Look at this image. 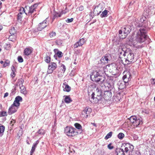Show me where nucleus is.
Here are the masks:
<instances>
[{
    "mask_svg": "<svg viewBox=\"0 0 155 155\" xmlns=\"http://www.w3.org/2000/svg\"><path fill=\"white\" fill-rule=\"evenodd\" d=\"M139 27H141L139 29V31L137 32L135 38V41L137 42H134V45H136L137 44H140L144 42L148 38L147 35V30L145 27H143L140 24L138 25Z\"/></svg>",
    "mask_w": 155,
    "mask_h": 155,
    "instance_id": "f257e3e1",
    "label": "nucleus"
},
{
    "mask_svg": "<svg viewBox=\"0 0 155 155\" xmlns=\"http://www.w3.org/2000/svg\"><path fill=\"white\" fill-rule=\"evenodd\" d=\"M102 70H103L102 71H95L92 72L90 75V78L93 81L98 82L99 84H103L105 82V77L101 75L104 72L103 68H102Z\"/></svg>",
    "mask_w": 155,
    "mask_h": 155,
    "instance_id": "f03ea898",
    "label": "nucleus"
},
{
    "mask_svg": "<svg viewBox=\"0 0 155 155\" xmlns=\"http://www.w3.org/2000/svg\"><path fill=\"white\" fill-rule=\"evenodd\" d=\"M127 52L126 54L127 55V58L125 60V63H124L123 61L121 60V62L125 65H127L130 64L132 62H134L135 61L134 58V55L132 51L130 50L127 49Z\"/></svg>",
    "mask_w": 155,
    "mask_h": 155,
    "instance_id": "7ed1b4c3",
    "label": "nucleus"
},
{
    "mask_svg": "<svg viewBox=\"0 0 155 155\" xmlns=\"http://www.w3.org/2000/svg\"><path fill=\"white\" fill-rule=\"evenodd\" d=\"M65 133L68 136L72 137L78 134L76 129L75 128L69 127H66L64 129Z\"/></svg>",
    "mask_w": 155,
    "mask_h": 155,
    "instance_id": "20e7f679",
    "label": "nucleus"
},
{
    "mask_svg": "<svg viewBox=\"0 0 155 155\" xmlns=\"http://www.w3.org/2000/svg\"><path fill=\"white\" fill-rule=\"evenodd\" d=\"M121 148L123 150L125 153H128L130 154V153H132L134 149L133 145L129 143L125 144L124 145L121 146Z\"/></svg>",
    "mask_w": 155,
    "mask_h": 155,
    "instance_id": "39448f33",
    "label": "nucleus"
},
{
    "mask_svg": "<svg viewBox=\"0 0 155 155\" xmlns=\"http://www.w3.org/2000/svg\"><path fill=\"white\" fill-rule=\"evenodd\" d=\"M94 93L93 92L91 95V98L90 99V101L91 102H94L95 103H100L102 101L103 99L102 96H95L94 97Z\"/></svg>",
    "mask_w": 155,
    "mask_h": 155,
    "instance_id": "423d86ee",
    "label": "nucleus"
},
{
    "mask_svg": "<svg viewBox=\"0 0 155 155\" xmlns=\"http://www.w3.org/2000/svg\"><path fill=\"white\" fill-rule=\"evenodd\" d=\"M132 29L130 25H127L124 28H122V30L124 32V36L123 37H120L122 39L124 38L130 32Z\"/></svg>",
    "mask_w": 155,
    "mask_h": 155,
    "instance_id": "0eeeda50",
    "label": "nucleus"
},
{
    "mask_svg": "<svg viewBox=\"0 0 155 155\" xmlns=\"http://www.w3.org/2000/svg\"><path fill=\"white\" fill-rule=\"evenodd\" d=\"M49 24V23L47 22L46 20H45L38 24L37 28V30L41 31L47 26Z\"/></svg>",
    "mask_w": 155,
    "mask_h": 155,
    "instance_id": "6e6552de",
    "label": "nucleus"
},
{
    "mask_svg": "<svg viewBox=\"0 0 155 155\" xmlns=\"http://www.w3.org/2000/svg\"><path fill=\"white\" fill-rule=\"evenodd\" d=\"M57 68V65L54 62H51L48 66V70L47 71L48 73L50 74L53 71Z\"/></svg>",
    "mask_w": 155,
    "mask_h": 155,
    "instance_id": "1a4fd4ad",
    "label": "nucleus"
},
{
    "mask_svg": "<svg viewBox=\"0 0 155 155\" xmlns=\"http://www.w3.org/2000/svg\"><path fill=\"white\" fill-rule=\"evenodd\" d=\"M18 107H16L13 104H12L9 108L8 113V114L11 115L15 112L18 109Z\"/></svg>",
    "mask_w": 155,
    "mask_h": 155,
    "instance_id": "9d476101",
    "label": "nucleus"
},
{
    "mask_svg": "<svg viewBox=\"0 0 155 155\" xmlns=\"http://www.w3.org/2000/svg\"><path fill=\"white\" fill-rule=\"evenodd\" d=\"M127 49L125 47L122 46L119 49V52L120 55V56H125L127 52Z\"/></svg>",
    "mask_w": 155,
    "mask_h": 155,
    "instance_id": "9b49d317",
    "label": "nucleus"
},
{
    "mask_svg": "<svg viewBox=\"0 0 155 155\" xmlns=\"http://www.w3.org/2000/svg\"><path fill=\"white\" fill-rule=\"evenodd\" d=\"M22 101V98L21 96H18L15 98V101L13 102V105L16 107H19L20 106V102Z\"/></svg>",
    "mask_w": 155,
    "mask_h": 155,
    "instance_id": "f8f14e48",
    "label": "nucleus"
},
{
    "mask_svg": "<svg viewBox=\"0 0 155 155\" xmlns=\"http://www.w3.org/2000/svg\"><path fill=\"white\" fill-rule=\"evenodd\" d=\"M92 110L89 107H86L82 112V114L84 116L86 117H87L90 115Z\"/></svg>",
    "mask_w": 155,
    "mask_h": 155,
    "instance_id": "ddd939ff",
    "label": "nucleus"
},
{
    "mask_svg": "<svg viewBox=\"0 0 155 155\" xmlns=\"http://www.w3.org/2000/svg\"><path fill=\"white\" fill-rule=\"evenodd\" d=\"M85 41L84 38L81 39L74 45V48H77L79 46H81L85 43Z\"/></svg>",
    "mask_w": 155,
    "mask_h": 155,
    "instance_id": "4468645a",
    "label": "nucleus"
},
{
    "mask_svg": "<svg viewBox=\"0 0 155 155\" xmlns=\"http://www.w3.org/2000/svg\"><path fill=\"white\" fill-rule=\"evenodd\" d=\"M85 41L84 38L81 39L74 45V48H77L79 46H81L85 43Z\"/></svg>",
    "mask_w": 155,
    "mask_h": 155,
    "instance_id": "2eb2a0df",
    "label": "nucleus"
},
{
    "mask_svg": "<svg viewBox=\"0 0 155 155\" xmlns=\"http://www.w3.org/2000/svg\"><path fill=\"white\" fill-rule=\"evenodd\" d=\"M112 96L111 93L109 91H105L104 92L103 97L105 100H107L110 99Z\"/></svg>",
    "mask_w": 155,
    "mask_h": 155,
    "instance_id": "dca6fc26",
    "label": "nucleus"
},
{
    "mask_svg": "<svg viewBox=\"0 0 155 155\" xmlns=\"http://www.w3.org/2000/svg\"><path fill=\"white\" fill-rule=\"evenodd\" d=\"M135 121L133 125L136 127H137L140 125H141L143 123L142 119L141 117L138 118H137Z\"/></svg>",
    "mask_w": 155,
    "mask_h": 155,
    "instance_id": "f3484780",
    "label": "nucleus"
},
{
    "mask_svg": "<svg viewBox=\"0 0 155 155\" xmlns=\"http://www.w3.org/2000/svg\"><path fill=\"white\" fill-rule=\"evenodd\" d=\"M109 60L108 58V56H107L103 57L100 60V62L99 64H101L102 65H105L107 63Z\"/></svg>",
    "mask_w": 155,
    "mask_h": 155,
    "instance_id": "a211bd4d",
    "label": "nucleus"
},
{
    "mask_svg": "<svg viewBox=\"0 0 155 155\" xmlns=\"http://www.w3.org/2000/svg\"><path fill=\"white\" fill-rule=\"evenodd\" d=\"M54 52L55 53V54L54 55V57L56 59H57V57L58 56L59 58H61L63 55V54L61 51L58 50V49H55L54 50Z\"/></svg>",
    "mask_w": 155,
    "mask_h": 155,
    "instance_id": "6ab92c4d",
    "label": "nucleus"
},
{
    "mask_svg": "<svg viewBox=\"0 0 155 155\" xmlns=\"http://www.w3.org/2000/svg\"><path fill=\"white\" fill-rule=\"evenodd\" d=\"M117 85L118 86L119 89H124L127 85L125 84V83L123 81L121 80L120 81L118 82Z\"/></svg>",
    "mask_w": 155,
    "mask_h": 155,
    "instance_id": "aec40b11",
    "label": "nucleus"
},
{
    "mask_svg": "<svg viewBox=\"0 0 155 155\" xmlns=\"http://www.w3.org/2000/svg\"><path fill=\"white\" fill-rule=\"evenodd\" d=\"M24 13L26 14L25 8L23 7H21L20 9V12L18 15V20H20L21 19L22 17V14Z\"/></svg>",
    "mask_w": 155,
    "mask_h": 155,
    "instance_id": "412c9836",
    "label": "nucleus"
},
{
    "mask_svg": "<svg viewBox=\"0 0 155 155\" xmlns=\"http://www.w3.org/2000/svg\"><path fill=\"white\" fill-rule=\"evenodd\" d=\"M32 51L31 48H26L24 51V54L26 56H28L31 54Z\"/></svg>",
    "mask_w": 155,
    "mask_h": 155,
    "instance_id": "4be33fe9",
    "label": "nucleus"
},
{
    "mask_svg": "<svg viewBox=\"0 0 155 155\" xmlns=\"http://www.w3.org/2000/svg\"><path fill=\"white\" fill-rule=\"evenodd\" d=\"M74 126L77 129L79 130V132H78V134L81 133L82 131L81 125L78 123H76L74 124Z\"/></svg>",
    "mask_w": 155,
    "mask_h": 155,
    "instance_id": "5701e85b",
    "label": "nucleus"
},
{
    "mask_svg": "<svg viewBox=\"0 0 155 155\" xmlns=\"http://www.w3.org/2000/svg\"><path fill=\"white\" fill-rule=\"evenodd\" d=\"M45 61L47 63H49L51 61L50 55L49 52L46 53V57L45 58Z\"/></svg>",
    "mask_w": 155,
    "mask_h": 155,
    "instance_id": "b1692460",
    "label": "nucleus"
},
{
    "mask_svg": "<svg viewBox=\"0 0 155 155\" xmlns=\"http://www.w3.org/2000/svg\"><path fill=\"white\" fill-rule=\"evenodd\" d=\"M116 152L117 155H125V153L124 152L122 148H119L117 150Z\"/></svg>",
    "mask_w": 155,
    "mask_h": 155,
    "instance_id": "393cba45",
    "label": "nucleus"
},
{
    "mask_svg": "<svg viewBox=\"0 0 155 155\" xmlns=\"http://www.w3.org/2000/svg\"><path fill=\"white\" fill-rule=\"evenodd\" d=\"M11 70H12V72L11 74V76L12 78H14L15 76V73L16 71V69L14 66L12 65L11 67Z\"/></svg>",
    "mask_w": 155,
    "mask_h": 155,
    "instance_id": "a878e982",
    "label": "nucleus"
},
{
    "mask_svg": "<svg viewBox=\"0 0 155 155\" xmlns=\"http://www.w3.org/2000/svg\"><path fill=\"white\" fill-rule=\"evenodd\" d=\"M36 11L34 5H31L29 8L28 10V14H32Z\"/></svg>",
    "mask_w": 155,
    "mask_h": 155,
    "instance_id": "bb28decb",
    "label": "nucleus"
},
{
    "mask_svg": "<svg viewBox=\"0 0 155 155\" xmlns=\"http://www.w3.org/2000/svg\"><path fill=\"white\" fill-rule=\"evenodd\" d=\"M20 88L21 90V92L24 95H26L27 93V91H26L25 87L23 85L20 86Z\"/></svg>",
    "mask_w": 155,
    "mask_h": 155,
    "instance_id": "cd10ccee",
    "label": "nucleus"
},
{
    "mask_svg": "<svg viewBox=\"0 0 155 155\" xmlns=\"http://www.w3.org/2000/svg\"><path fill=\"white\" fill-rule=\"evenodd\" d=\"M94 93L95 96H102L101 91L98 88H97L95 92Z\"/></svg>",
    "mask_w": 155,
    "mask_h": 155,
    "instance_id": "c85d7f7f",
    "label": "nucleus"
},
{
    "mask_svg": "<svg viewBox=\"0 0 155 155\" xmlns=\"http://www.w3.org/2000/svg\"><path fill=\"white\" fill-rule=\"evenodd\" d=\"M65 97L64 101L66 103H69L72 101V100L69 96H64Z\"/></svg>",
    "mask_w": 155,
    "mask_h": 155,
    "instance_id": "c756f323",
    "label": "nucleus"
},
{
    "mask_svg": "<svg viewBox=\"0 0 155 155\" xmlns=\"http://www.w3.org/2000/svg\"><path fill=\"white\" fill-rule=\"evenodd\" d=\"M24 82V80L22 78L19 79L16 82V85L21 86L23 85L22 84Z\"/></svg>",
    "mask_w": 155,
    "mask_h": 155,
    "instance_id": "7c9ffc66",
    "label": "nucleus"
},
{
    "mask_svg": "<svg viewBox=\"0 0 155 155\" xmlns=\"http://www.w3.org/2000/svg\"><path fill=\"white\" fill-rule=\"evenodd\" d=\"M5 129V127L0 124V135L2 136L3 134Z\"/></svg>",
    "mask_w": 155,
    "mask_h": 155,
    "instance_id": "2f4dec72",
    "label": "nucleus"
},
{
    "mask_svg": "<svg viewBox=\"0 0 155 155\" xmlns=\"http://www.w3.org/2000/svg\"><path fill=\"white\" fill-rule=\"evenodd\" d=\"M130 74L129 72H127L124 75L123 77V78L125 79L127 78L130 80Z\"/></svg>",
    "mask_w": 155,
    "mask_h": 155,
    "instance_id": "473e14b6",
    "label": "nucleus"
},
{
    "mask_svg": "<svg viewBox=\"0 0 155 155\" xmlns=\"http://www.w3.org/2000/svg\"><path fill=\"white\" fill-rule=\"evenodd\" d=\"M108 11L106 10H105L104 11L102 12V14H101L100 16L101 17L103 18L106 17L107 16Z\"/></svg>",
    "mask_w": 155,
    "mask_h": 155,
    "instance_id": "72a5a7b5",
    "label": "nucleus"
},
{
    "mask_svg": "<svg viewBox=\"0 0 155 155\" xmlns=\"http://www.w3.org/2000/svg\"><path fill=\"white\" fill-rule=\"evenodd\" d=\"M137 117L135 116H133L130 117V120L131 123H132L133 124H134V122H135V120H136Z\"/></svg>",
    "mask_w": 155,
    "mask_h": 155,
    "instance_id": "f704fd0d",
    "label": "nucleus"
},
{
    "mask_svg": "<svg viewBox=\"0 0 155 155\" xmlns=\"http://www.w3.org/2000/svg\"><path fill=\"white\" fill-rule=\"evenodd\" d=\"M71 88V87L68 85H66L65 88L64 89V91L69 92L70 91Z\"/></svg>",
    "mask_w": 155,
    "mask_h": 155,
    "instance_id": "c9c22d12",
    "label": "nucleus"
},
{
    "mask_svg": "<svg viewBox=\"0 0 155 155\" xmlns=\"http://www.w3.org/2000/svg\"><path fill=\"white\" fill-rule=\"evenodd\" d=\"M113 134V132H109L105 137L104 139L105 140H107L108 138L111 137Z\"/></svg>",
    "mask_w": 155,
    "mask_h": 155,
    "instance_id": "e433bc0d",
    "label": "nucleus"
},
{
    "mask_svg": "<svg viewBox=\"0 0 155 155\" xmlns=\"http://www.w3.org/2000/svg\"><path fill=\"white\" fill-rule=\"evenodd\" d=\"M9 32L11 35H14L15 32L16 31L15 29V28L14 27H12L11 29L10 30Z\"/></svg>",
    "mask_w": 155,
    "mask_h": 155,
    "instance_id": "4c0bfd02",
    "label": "nucleus"
},
{
    "mask_svg": "<svg viewBox=\"0 0 155 155\" xmlns=\"http://www.w3.org/2000/svg\"><path fill=\"white\" fill-rule=\"evenodd\" d=\"M65 13H66V12H61V13L60 14H59L58 13H55V14L54 15V16L55 17H61L62 15L63 14H65Z\"/></svg>",
    "mask_w": 155,
    "mask_h": 155,
    "instance_id": "58836bf2",
    "label": "nucleus"
},
{
    "mask_svg": "<svg viewBox=\"0 0 155 155\" xmlns=\"http://www.w3.org/2000/svg\"><path fill=\"white\" fill-rule=\"evenodd\" d=\"M124 134L122 133H120L118 135V137L119 139H122L124 137Z\"/></svg>",
    "mask_w": 155,
    "mask_h": 155,
    "instance_id": "ea45409f",
    "label": "nucleus"
},
{
    "mask_svg": "<svg viewBox=\"0 0 155 155\" xmlns=\"http://www.w3.org/2000/svg\"><path fill=\"white\" fill-rule=\"evenodd\" d=\"M7 112L6 111H2L0 113V117H3L5 116H7Z\"/></svg>",
    "mask_w": 155,
    "mask_h": 155,
    "instance_id": "a19ab883",
    "label": "nucleus"
},
{
    "mask_svg": "<svg viewBox=\"0 0 155 155\" xmlns=\"http://www.w3.org/2000/svg\"><path fill=\"white\" fill-rule=\"evenodd\" d=\"M10 64V61L8 60H7L4 62L3 65V67H5L6 66H8Z\"/></svg>",
    "mask_w": 155,
    "mask_h": 155,
    "instance_id": "79ce46f5",
    "label": "nucleus"
},
{
    "mask_svg": "<svg viewBox=\"0 0 155 155\" xmlns=\"http://www.w3.org/2000/svg\"><path fill=\"white\" fill-rule=\"evenodd\" d=\"M56 44L58 45H60L62 43V41L61 40H57L56 41Z\"/></svg>",
    "mask_w": 155,
    "mask_h": 155,
    "instance_id": "37998d69",
    "label": "nucleus"
},
{
    "mask_svg": "<svg viewBox=\"0 0 155 155\" xmlns=\"http://www.w3.org/2000/svg\"><path fill=\"white\" fill-rule=\"evenodd\" d=\"M49 35L51 38L54 37L56 35V33L54 31L51 32L49 33Z\"/></svg>",
    "mask_w": 155,
    "mask_h": 155,
    "instance_id": "c03bdc74",
    "label": "nucleus"
},
{
    "mask_svg": "<svg viewBox=\"0 0 155 155\" xmlns=\"http://www.w3.org/2000/svg\"><path fill=\"white\" fill-rule=\"evenodd\" d=\"M18 62L20 63H21L23 61V58L21 56H19L18 57Z\"/></svg>",
    "mask_w": 155,
    "mask_h": 155,
    "instance_id": "a18cd8bd",
    "label": "nucleus"
},
{
    "mask_svg": "<svg viewBox=\"0 0 155 155\" xmlns=\"http://www.w3.org/2000/svg\"><path fill=\"white\" fill-rule=\"evenodd\" d=\"M130 80V79H129L126 78L124 79V78H123V80H121V81H123L125 83V84L127 85L128 84V81Z\"/></svg>",
    "mask_w": 155,
    "mask_h": 155,
    "instance_id": "49530a36",
    "label": "nucleus"
},
{
    "mask_svg": "<svg viewBox=\"0 0 155 155\" xmlns=\"http://www.w3.org/2000/svg\"><path fill=\"white\" fill-rule=\"evenodd\" d=\"M37 133L39 134H44L43 130L41 129L39 130Z\"/></svg>",
    "mask_w": 155,
    "mask_h": 155,
    "instance_id": "de8ad7c7",
    "label": "nucleus"
},
{
    "mask_svg": "<svg viewBox=\"0 0 155 155\" xmlns=\"http://www.w3.org/2000/svg\"><path fill=\"white\" fill-rule=\"evenodd\" d=\"M15 123V121L13 119H12V120L10 121V124L11 126H12L14 125V124Z\"/></svg>",
    "mask_w": 155,
    "mask_h": 155,
    "instance_id": "09e8293b",
    "label": "nucleus"
},
{
    "mask_svg": "<svg viewBox=\"0 0 155 155\" xmlns=\"http://www.w3.org/2000/svg\"><path fill=\"white\" fill-rule=\"evenodd\" d=\"M107 147L109 149L111 150L113 149L114 147L113 146H111V143H110L108 145Z\"/></svg>",
    "mask_w": 155,
    "mask_h": 155,
    "instance_id": "8fccbe9b",
    "label": "nucleus"
},
{
    "mask_svg": "<svg viewBox=\"0 0 155 155\" xmlns=\"http://www.w3.org/2000/svg\"><path fill=\"white\" fill-rule=\"evenodd\" d=\"M133 155H141V154L138 151H136L133 154Z\"/></svg>",
    "mask_w": 155,
    "mask_h": 155,
    "instance_id": "3c124183",
    "label": "nucleus"
},
{
    "mask_svg": "<svg viewBox=\"0 0 155 155\" xmlns=\"http://www.w3.org/2000/svg\"><path fill=\"white\" fill-rule=\"evenodd\" d=\"M73 20V18H71L70 19L68 18L67 19V20H66V21L67 23H70L72 22Z\"/></svg>",
    "mask_w": 155,
    "mask_h": 155,
    "instance_id": "603ef678",
    "label": "nucleus"
},
{
    "mask_svg": "<svg viewBox=\"0 0 155 155\" xmlns=\"http://www.w3.org/2000/svg\"><path fill=\"white\" fill-rule=\"evenodd\" d=\"M35 148H36L35 147H34L32 146V148H31V152H31L30 153H33L34 152L35 150Z\"/></svg>",
    "mask_w": 155,
    "mask_h": 155,
    "instance_id": "864d4df0",
    "label": "nucleus"
},
{
    "mask_svg": "<svg viewBox=\"0 0 155 155\" xmlns=\"http://www.w3.org/2000/svg\"><path fill=\"white\" fill-rule=\"evenodd\" d=\"M84 9V7L83 6L81 5L79 7V10L80 11H82Z\"/></svg>",
    "mask_w": 155,
    "mask_h": 155,
    "instance_id": "5fc2aeb1",
    "label": "nucleus"
},
{
    "mask_svg": "<svg viewBox=\"0 0 155 155\" xmlns=\"http://www.w3.org/2000/svg\"><path fill=\"white\" fill-rule=\"evenodd\" d=\"M61 67H62L63 68L62 71L64 72L65 71L66 69L65 66L64 64H62L61 65Z\"/></svg>",
    "mask_w": 155,
    "mask_h": 155,
    "instance_id": "6e6d98bb",
    "label": "nucleus"
},
{
    "mask_svg": "<svg viewBox=\"0 0 155 155\" xmlns=\"http://www.w3.org/2000/svg\"><path fill=\"white\" fill-rule=\"evenodd\" d=\"M122 31H123L122 30V29H121V30H119V33L120 37H121L120 35H121L122 36H123V35H121V34L122 33Z\"/></svg>",
    "mask_w": 155,
    "mask_h": 155,
    "instance_id": "4d7b16f0",
    "label": "nucleus"
},
{
    "mask_svg": "<svg viewBox=\"0 0 155 155\" xmlns=\"http://www.w3.org/2000/svg\"><path fill=\"white\" fill-rule=\"evenodd\" d=\"M8 92H6L4 94V97L5 98L6 97L8 96Z\"/></svg>",
    "mask_w": 155,
    "mask_h": 155,
    "instance_id": "13d9d810",
    "label": "nucleus"
},
{
    "mask_svg": "<svg viewBox=\"0 0 155 155\" xmlns=\"http://www.w3.org/2000/svg\"><path fill=\"white\" fill-rule=\"evenodd\" d=\"M37 145L35 143H34L33 144L32 146L36 148Z\"/></svg>",
    "mask_w": 155,
    "mask_h": 155,
    "instance_id": "bf43d9fd",
    "label": "nucleus"
},
{
    "mask_svg": "<svg viewBox=\"0 0 155 155\" xmlns=\"http://www.w3.org/2000/svg\"><path fill=\"white\" fill-rule=\"evenodd\" d=\"M39 143V141L38 140H37L36 141L35 143L36 144L38 145V143Z\"/></svg>",
    "mask_w": 155,
    "mask_h": 155,
    "instance_id": "052dcab7",
    "label": "nucleus"
},
{
    "mask_svg": "<svg viewBox=\"0 0 155 155\" xmlns=\"http://www.w3.org/2000/svg\"><path fill=\"white\" fill-rule=\"evenodd\" d=\"M73 63L75 64H77V62H76V59L74 60V61Z\"/></svg>",
    "mask_w": 155,
    "mask_h": 155,
    "instance_id": "680f3d73",
    "label": "nucleus"
},
{
    "mask_svg": "<svg viewBox=\"0 0 155 155\" xmlns=\"http://www.w3.org/2000/svg\"><path fill=\"white\" fill-rule=\"evenodd\" d=\"M3 28V27L2 25H0V31H1Z\"/></svg>",
    "mask_w": 155,
    "mask_h": 155,
    "instance_id": "e2e57ef3",
    "label": "nucleus"
},
{
    "mask_svg": "<svg viewBox=\"0 0 155 155\" xmlns=\"http://www.w3.org/2000/svg\"><path fill=\"white\" fill-rule=\"evenodd\" d=\"M91 124H92L95 127L96 126V124L95 123H92Z\"/></svg>",
    "mask_w": 155,
    "mask_h": 155,
    "instance_id": "0e129e2a",
    "label": "nucleus"
},
{
    "mask_svg": "<svg viewBox=\"0 0 155 155\" xmlns=\"http://www.w3.org/2000/svg\"><path fill=\"white\" fill-rule=\"evenodd\" d=\"M2 7V3L1 2H0V9Z\"/></svg>",
    "mask_w": 155,
    "mask_h": 155,
    "instance_id": "69168bd1",
    "label": "nucleus"
},
{
    "mask_svg": "<svg viewBox=\"0 0 155 155\" xmlns=\"http://www.w3.org/2000/svg\"><path fill=\"white\" fill-rule=\"evenodd\" d=\"M0 63L1 64H2L3 63V61H0Z\"/></svg>",
    "mask_w": 155,
    "mask_h": 155,
    "instance_id": "338daca9",
    "label": "nucleus"
},
{
    "mask_svg": "<svg viewBox=\"0 0 155 155\" xmlns=\"http://www.w3.org/2000/svg\"><path fill=\"white\" fill-rule=\"evenodd\" d=\"M27 143L28 144H30V143H29V142H28V141H27Z\"/></svg>",
    "mask_w": 155,
    "mask_h": 155,
    "instance_id": "774afa93",
    "label": "nucleus"
}]
</instances>
